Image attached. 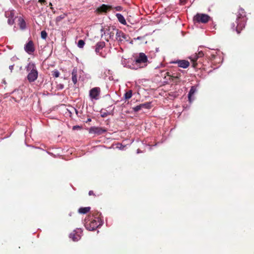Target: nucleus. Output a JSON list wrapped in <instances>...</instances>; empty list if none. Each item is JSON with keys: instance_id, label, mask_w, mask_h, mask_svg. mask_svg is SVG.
<instances>
[{"instance_id": "nucleus-1", "label": "nucleus", "mask_w": 254, "mask_h": 254, "mask_svg": "<svg viewBox=\"0 0 254 254\" xmlns=\"http://www.w3.org/2000/svg\"><path fill=\"white\" fill-rule=\"evenodd\" d=\"M246 22V18L244 10L240 8L238 12V15L236 19L237 26H236L235 23L232 24V28L234 30H236L239 34L240 31L245 27Z\"/></svg>"}, {"instance_id": "nucleus-2", "label": "nucleus", "mask_w": 254, "mask_h": 254, "mask_svg": "<svg viewBox=\"0 0 254 254\" xmlns=\"http://www.w3.org/2000/svg\"><path fill=\"white\" fill-rule=\"evenodd\" d=\"M26 70L29 71L27 75V80L29 82L35 81L38 78V71L35 64L33 63H29L26 67Z\"/></svg>"}, {"instance_id": "nucleus-3", "label": "nucleus", "mask_w": 254, "mask_h": 254, "mask_svg": "<svg viewBox=\"0 0 254 254\" xmlns=\"http://www.w3.org/2000/svg\"><path fill=\"white\" fill-rule=\"evenodd\" d=\"M148 58L143 53H140L134 60V63L135 67H137L136 70L144 68L147 65Z\"/></svg>"}, {"instance_id": "nucleus-4", "label": "nucleus", "mask_w": 254, "mask_h": 254, "mask_svg": "<svg viewBox=\"0 0 254 254\" xmlns=\"http://www.w3.org/2000/svg\"><path fill=\"white\" fill-rule=\"evenodd\" d=\"M122 65L124 67L129 69L136 70L137 67H135L134 63V60L132 59L122 58L121 61Z\"/></svg>"}, {"instance_id": "nucleus-5", "label": "nucleus", "mask_w": 254, "mask_h": 254, "mask_svg": "<svg viewBox=\"0 0 254 254\" xmlns=\"http://www.w3.org/2000/svg\"><path fill=\"white\" fill-rule=\"evenodd\" d=\"M103 222L97 218V220L94 219L89 223L85 224L86 228L89 231H93L98 228L99 226L102 225Z\"/></svg>"}, {"instance_id": "nucleus-6", "label": "nucleus", "mask_w": 254, "mask_h": 254, "mask_svg": "<svg viewBox=\"0 0 254 254\" xmlns=\"http://www.w3.org/2000/svg\"><path fill=\"white\" fill-rule=\"evenodd\" d=\"M210 17L206 14L197 13L194 17V20L198 23H206Z\"/></svg>"}, {"instance_id": "nucleus-7", "label": "nucleus", "mask_w": 254, "mask_h": 254, "mask_svg": "<svg viewBox=\"0 0 254 254\" xmlns=\"http://www.w3.org/2000/svg\"><path fill=\"white\" fill-rule=\"evenodd\" d=\"M100 88L99 87H94L89 91V97L93 100H97L100 94Z\"/></svg>"}, {"instance_id": "nucleus-8", "label": "nucleus", "mask_w": 254, "mask_h": 254, "mask_svg": "<svg viewBox=\"0 0 254 254\" xmlns=\"http://www.w3.org/2000/svg\"><path fill=\"white\" fill-rule=\"evenodd\" d=\"M82 233L81 229L77 228L72 233H70L69 236L73 241H78L81 239Z\"/></svg>"}, {"instance_id": "nucleus-9", "label": "nucleus", "mask_w": 254, "mask_h": 254, "mask_svg": "<svg viewBox=\"0 0 254 254\" xmlns=\"http://www.w3.org/2000/svg\"><path fill=\"white\" fill-rule=\"evenodd\" d=\"M127 36L122 31L117 30L116 34V40L120 43H122L127 40Z\"/></svg>"}, {"instance_id": "nucleus-10", "label": "nucleus", "mask_w": 254, "mask_h": 254, "mask_svg": "<svg viewBox=\"0 0 254 254\" xmlns=\"http://www.w3.org/2000/svg\"><path fill=\"white\" fill-rule=\"evenodd\" d=\"M106 131V129L99 127H91L89 129L90 133H94L98 135L101 134Z\"/></svg>"}, {"instance_id": "nucleus-11", "label": "nucleus", "mask_w": 254, "mask_h": 254, "mask_svg": "<svg viewBox=\"0 0 254 254\" xmlns=\"http://www.w3.org/2000/svg\"><path fill=\"white\" fill-rule=\"evenodd\" d=\"M25 51L29 54H31L35 51L34 45L32 41H29L24 47Z\"/></svg>"}, {"instance_id": "nucleus-12", "label": "nucleus", "mask_w": 254, "mask_h": 254, "mask_svg": "<svg viewBox=\"0 0 254 254\" xmlns=\"http://www.w3.org/2000/svg\"><path fill=\"white\" fill-rule=\"evenodd\" d=\"M5 16L8 18L7 22L9 25H12L14 22V13L13 11L6 12L5 13Z\"/></svg>"}, {"instance_id": "nucleus-13", "label": "nucleus", "mask_w": 254, "mask_h": 254, "mask_svg": "<svg viewBox=\"0 0 254 254\" xmlns=\"http://www.w3.org/2000/svg\"><path fill=\"white\" fill-rule=\"evenodd\" d=\"M175 63L178 64L179 67L183 68H186L190 65V63L186 60H178L175 62Z\"/></svg>"}, {"instance_id": "nucleus-14", "label": "nucleus", "mask_w": 254, "mask_h": 254, "mask_svg": "<svg viewBox=\"0 0 254 254\" xmlns=\"http://www.w3.org/2000/svg\"><path fill=\"white\" fill-rule=\"evenodd\" d=\"M197 89L196 87L194 86H191L190 88V89L189 91V93L188 94V99L190 101V102H191L193 99L192 98V96L195 94V93L196 92Z\"/></svg>"}, {"instance_id": "nucleus-15", "label": "nucleus", "mask_w": 254, "mask_h": 254, "mask_svg": "<svg viewBox=\"0 0 254 254\" xmlns=\"http://www.w3.org/2000/svg\"><path fill=\"white\" fill-rule=\"evenodd\" d=\"M112 6L103 4L100 7H98L97 11L99 12H106L109 9H111Z\"/></svg>"}, {"instance_id": "nucleus-16", "label": "nucleus", "mask_w": 254, "mask_h": 254, "mask_svg": "<svg viewBox=\"0 0 254 254\" xmlns=\"http://www.w3.org/2000/svg\"><path fill=\"white\" fill-rule=\"evenodd\" d=\"M105 46V43L104 42H99L95 46V52L98 54L100 50H102Z\"/></svg>"}, {"instance_id": "nucleus-17", "label": "nucleus", "mask_w": 254, "mask_h": 254, "mask_svg": "<svg viewBox=\"0 0 254 254\" xmlns=\"http://www.w3.org/2000/svg\"><path fill=\"white\" fill-rule=\"evenodd\" d=\"M72 81L73 83L75 84L77 82V69L74 68L72 71Z\"/></svg>"}, {"instance_id": "nucleus-18", "label": "nucleus", "mask_w": 254, "mask_h": 254, "mask_svg": "<svg viewBox=\"0 0 254 254\" xmlns=\"http://www.w3.org/2000/svg\"><path fill=\"white\" fill-rule=\"evenodd\" d=\"M116 16L117 17L118 21L121 24L125 25L127 24L126 20L122 14H121L120 13H116Z\"/></svg>"}, {"instance_id": "nucleus-19", "label": "nucleus", "mask_w": 254, "mask_h": 254, "mask_svg": "<svg viewBox=\"0 0 254 254\" xmlns=\"http://www.w3.org/2000/svg\"><path fill=\"white\" fill-rule=\"evenodd\" d=\"M90 210V207H80L79 208L78 212L80 214H86Z\"/></svg>"}, {"instance_id": "nucleus-20", "label": "nucleus", "mask_w": 254, "mask_h": 254, "mask_svg": "<svg viewBox=\"0 0 254 254\" xmlns=\"http://www.w3.org/2000/svg\"><path fill=\"white\" fill-rule=\"evenodd\" d=\"M198 58L196 54H193L189 57V59L193 62V66H195V63Z\"/></svg>"}, {"instance_id": "nucleus-21", "label": "nucleus", "mask_w": 254, "mask_h": 254, "mask_svg": "<svg viewBox=\"0 0 254 254\" xmlns=\"http://www.w3.org/2000/svg\"><path fill=\"white\" fill-rule=\"evenodd\" d=\"M19 26L21 29H24L26 27V23L25 21L22 18H19Z\"/></svg>"}, {"instance_id": "nucleus-22", "label": "nucleus", "mask_w": 254, "mask_h": 254, "mask_svg": "<svg viewBox=\"0 0 254 254\" xmlns=\"http://www.w3.org/2000/svg\"><path fill=\"white\" fill-rule=\"evenodd\" d=\"M131 96H132L131 90H129L127 92L124 94V97L126 99H129L131 97Z\"/></svg>"}, {"instance_id": "nucleus-23", "label": "nucleus", "mask_w": 254, "mask_h": 254, "mask_svg": "<svg viewBox=\"0 0 254 254\" xmlns=\"http://www.w3.org/2000/svg\"><path fill=\"white\" fill-rule=\"evenodd\" d=\"M142 109H150L151 108V103L150 102H147L143 104H140Z\"/></svg>"}, {"instance_id": "nucleus-24", "label": "nucleus", "mask_w": 254, "mask_h": 254, "mask_svg": "<svg viewBox=\"0 0 254 254\" xmlns=\"http://www.w3.org/2000/svg\"><path fill=\"white\" fill-rule=\"evenodd\" d=\"M85 45V42L82 40H79L77 43V46L79 48H82Z\"/></svg>"}, {"instance_id": "nucleus-25", "label": "nucleus", "mask_w": 254, "mask_h": 254, "mask_svg": "<svg viewBox=\"0 0 254 254\" xmlns=\"http://www.w3.org/2000/svg\"><path fill=\"white\" fill-rule=\"evenodd\" d=\"M41 37L43 39L45 40L47 37V33L46 31L43 30L41 32Z\"/></svg>"}, {"instance_id": "nucleus-26", "label": "nucleus", "mask_w": 254, "mask_h": 254, "mask_svg": "<svg viewBox=\"0 0 254 254\" xmlns=\"http://www.w3.org/2000/svg\"><path fill=\"white\" fill-rule=\"evenodd\" d=\"M142 109L141 104L137 105L134 107L133 108V110L135 112H138L139 111L141 110Z\"/></svg>"}, {"instance_id": "nucleus-27", "label": "nucleus", "mask_w": 254, "mask_h": 254, "mask_svg": "<svg viewBox=\"0 0 254 254\" xmlns=\"http://www.w3.org/2000/svg\"><path fill=\"white\" fill-rule=\"evenodd\" d=\"M65 16H66V14H64L63 15H60L59 16H58L57 18V21H60L61 20L64 19L65 17Z\"/></svg>"}, {"instance_id": "nucleus-28", "label": "nucleus", "mask_w": 254, "mask_h": 254, "mask_svg": "<svg viewBox=\"0 0 254 254\" xmlns=\"http://www.w3.org/2000/svg\"><path fill=\"white\" fill-rule=\"evenodd\" d=\"M60 73L58 70H55L53 71V75L55 77H58L59 76Z\"/></svg>"}, {"instance_id": "nucleus-29", "label": "nucleus", "mask_w": 254, "mask_h": 254, "mask_svg": "<svg viewBox=\"0 0 254 254\" xmlns=\"http://www.w3.org/2000/svg\"><path fill=\"white\" fill-rule=\"evenodd\" d=\"M116 11H121L123 9V8L121 6H117L114 7Z\"/></svg>"}, {"instance_id": "nucleus-30", "label": "nucleus", "mask_w": 254, "mask_h": 254, "mask_svg": "<svg viewBox=\"0 0 254 254\" xmlns=\"http://www.w3.org/2000/svg\"><path fill=\"white\" fill-rule=\"evenodd\" d=\"M196 54L197 55V57H198V58L202 57L204 55L203 52L202 51L198 52V53Z\"/></svg>"}, {"instance_id": "nucleus-31", "label": "nucleus", "mask_w": 254, "mask_h": 254, "mask_svg": "<svg viewBox=\"0 0 254 254\" xmlns=\"http://www.w3.org/2000/svg\"><path fill=\"white\" fill-rule=\"evenodd\" d=\"M13 66H14V65H11L9 66V69L10 70V71L12 72V70L13 69Z\"/></svg>"}, {"instance_id": "nucleus-32", "label": "nucleus", "mask_w": 254, "mask_h": 254, "mask_svg": "<svg viewBox=\"0 0 254 254\" xmlns=\"http://www.w3.org/2000/svg\"><path fill=\"white\" fill-rule=\"evenodd\" d=\"M88 193L89 195H91L94 194L93 191L92 190H90Z\"/></svg>"}, {"instance_id": "nucleus-33", "label": "nucleus", "mask_w": 254, "mask_h": 254, "mask_svg": "<svg viewBox=\"0 0 254 254\" xmlns=\"http://www.w3.org/2000/svg\"><path fill=\"white\" fill-rule=\"evenodd\" d=\"M39 2L41 3H44L46 2V0H39Z\"/></svg>"}, {"instance_id": "nucleus-34", "label": "nucleus", "mask_w": 254, "mask_h": 254, "mask_svg": "<svg viewBox=\"0 0 254 254\" xmlns=\"http://www.w3.org/2000/svg\"><path fill=\"white\" fill-rule=\"evenodd\" d=\"M142 152L141 151H140V149H138L137 150V153L138 154V153H142Z\"/></svg>"}, {"instance_id": "nucleus-35", "label": "nucleus", "mask_w": 254, "mask_h": 254, "mask_svg": "<svg viewBox=\"0 0 254 254\" xmlns=\"http://www.w3.org/2000/svg\"><path fill=\"white\" fill-rule=\"evenodd\" d=\"M49 5H50V6H51V9H53V7H52V3H51V2H50V3H49Z\"/></svg>"}, {"instance_id": "nucleus-36", "label": "nucleus", "mask_w": 254, "mask_h": 254, "mask_svg": "<svg viewBox=\"0 0 254 254\" xmlns=\"http://www.w3.org/2000/svg\"><path fill=\"white\" fill-rule=\"evenodd\" d=\"M91 121V119H88L87 122H90Z\"/></svg>"}, {"instance_id": "nucleus-37", "label": "nucleus", "mask_w": 254, "mask_h": 254, "mask_svg": "<svg viewBox=\"0 0 254 254\" xmlns=\"http://www.w3.org/2000/svg\"><path fill=\"white\" fill-rule=\"evenodd\" d=\"M211 55H212V58H214L215 55L214 54H212Z\"/></svg>"}, {"instance_id": "nucleus-38", "label": "nucleus", "mask_w": 254, "mask_h": 254, "mask_svg": "<svg viewBox=\"0 0 254 254\" xmlns=\"http://www.w3.org/2000/svg\"><path fill=\"white\" fill-rule=\"evenodd\" d=\"M113 37V35H110V38H111V37Z\"/></svg>"}, {"instance_id": "nucleus-39", "label": "nucleus", "mask_w": 254, "mask_h": 254, "mask_svg": "<svg viewBox=\"0 0 254 254\" xmlns=\"http://www.w3.org/2000/svg\"><path fill=\"white\" fill-rule=\"evenodd\" d=\"M123 147H120V149H123Z\"/></svg>"}, {"instance_id": "nucleus-40", "label": "nucleus", "mask_w": 254, "mask_h": 254, "mask_svg": "<svg viewBox=\"0 0 254 254\" xmlns=\"http://www.w3.org/2000/svg\"><path fill=\"white\" fill-rule=\"evenodd\" d=\"M137 39H140V37H137Z\"/></svg>"}]
</instances>
